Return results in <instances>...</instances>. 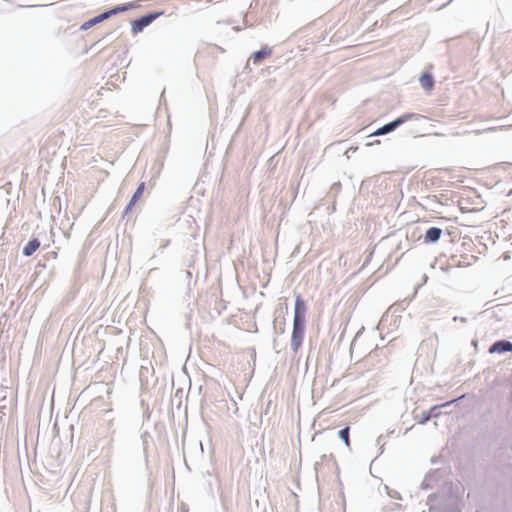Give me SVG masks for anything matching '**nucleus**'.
<instances>
[{
	"instance_id": "f257e3e1",
	"label": "nucleus",
	"mask_w": 512,
	"mask_h": 512,
	"mask_svg": "<svg viewBox=\"0 0 512 512\" xmlns=\"http://www.w3.org/2000/svg\"><path fill=\"white\" fill-rule=\"evenodd\" d=\"M161 14H162V12L150 13L148 15L142 16L141 18L132 21V23H131L132 33L133 34L140 33L145 27L150 25Z\"/></svg>"
},
{
	"instance_id": "f03ea898",
	"label": "nucleus",
	"mask_w": 512,
	"mask_h": 512,
	"mask_svg": "<svg viewBox=\"0 0 512 512\" xmlns=\"http://www.w3.org/2000/svg\"><path fill=\"white\" fill-rule=\"evenodd\" d=\"M305 323L293 321V331L291 336V347L296 352L300 348L304 336Z\"/></svg>"
},
{
	"instance_id": "7ed1b4c3",
	"label": "nucleus",
	"mask_w": 512,
	"mask_h": 512,
	"mask_svg": "<svg viewBox=\"0 0 512 512\" xmlns=\"http://www.w3.org/2000/svg\"><path fill=\"white\" fill-rule=\"evenodd\" d=\"M127 9H128L127 6H122V7H116L114 9H112V10L104 12V13H102V14H100V15H98V16H96V17H94V18H92V19H90L88 21H86L85 23H83L82 26H81V29L82 30H87V29L91 28L93 25L98 24V23L102 22L103 20L109 18L111 15H114V14H116L118 12L126 11Z\"/></svg>"
},
{
	"instance_id": "20e7f679",
	"label": "nucleus",
	"mask_w": 512,
	"mask_h": 512,
	"mask_svg": "<svg viewBox=\"0 0 512 512\" xmlns=\"http://www.w3.org/2000/svg\"><path fill=\"white\" fill-rule=\"evenodd\" d=\"M306 310L307 308L303 298L300 295L296 296L293 321L305 323Z\"/></svg>"
},
{
	"instance_id": "39448f33",
	"label": "nucleus",
	"mask_w": 512,
	"mask_h": 512,
	"mask_svg": "<svg viewBox=\"0 0 512 512\" xmlns=\"http://www.w3.org/2000/svg\"><path fill=\"white\" fill-rule=\"evenodd\" d=\"M505 352H512V343L510 341H497L494 344H492L489 348V353L491 354Z\"/></svg>"
},
{
	"instance_id": "423d86ee",
	"label": "nucleus",
	"mask_w": 512,
	"mask_h": 512,
	"mask_svg": "<svg viewBox=\"0 0 512 512\" xmlns=\"http://www.w3.org/2000/svg\"><path fill=\"white\" fill-rule=\"evenodd\" d=\"M442 235V229L437 227H431L429 228L424 236V242L425 243H433L437 242Z\"/></svg>"
},
{
	"instance_id": "0eeeda50",
	"label": "nucleus",
	"mask_w": 512,
	"mask_h": 512,
	"mask_svg": "<svg viewBox=\"0 0 512 512\" xmlns=\"http://www.w3.org/2000/svg\"><path fill=\"white\" fill-rule=\"evenodd\" d=\"M272 54V49L270 47H263L261 50L254 52L251 56V59L254 64L260 63L263 59L270 57Z\"/></svg>"
},
{
	"instance_id": "6e6552de",
	"label": "nucleus",
	"mask_w": 512,
	"mask_h": 512,
	"mask_svg": "<svg viewBox=\"0 0 512 512\" xmlns=\"http://www.w3.org/2000/svg\"><path fill=\"white\" fill-rule=\"evenodd\" d=\"M404 122V119L403 118H398L397 120L391 122V123H388L384 126H382L381 128H379L375 133L374 135H383V134H386L388 132H391L393 131L399 124L403 123Z\"/></svg>"
},
{
	"instance_id": "1a4fd4ad",
	"label": "nucleus",
	"mask_w": 512,
	"mask_h": 512,
	"mask_svg": "<svg viewBox=\"0 0 512 512\" xmlns=\"http://www.w3.org/2000/svg\"><path fill=\"white\" fill-rule=\"evenodd\" d=\"M144 189H145V183L141 182L139 184V186L137 187L135 193L133 194L129 204L126 207V213L129 212L133 208V206L136 204L138 199L142 196Z\"/></svg>"
},
{
	"instance_id": "9d476101",
	"label": "nucleus",
	"mask_w": 512,
	"mask_h": 512,
	"mask_svg": "<svg viewBox=\"0 0 512 512\" xmlns=\"http://www.w3.org/2000/svg\"><path fill=\"white\" fill-rule=\"evenodd\" d=\"M420 84L425 90L431 91L434 86V79L432 75L429 73L422 74L420 77Z\"/></svg>"
},
{
	"instance_id": "9b49d317",
	"label": "nucleus",
	"mask_w": 512,
	"mask_h": 512,
	"mask_svg": "<svg viewBox=\"0 0 512 512\" xmlns=\"http://www.w3.org/2000/svg\"><path fill=\"white\" fill-rule=\"evenodd\" d=\"M40 247V242L38 239L30 240L23 249V253L25 256H31L38 248Z\"/></svg>"
},
{
	"instance_id": "f8f14e48",
	"label": "nucleus",
	"mask_w": 512,
	"mask_h": 512,
	"mask_svg": "<svg viewBox=\"0 0 512 512\" xmlns=\"http://www.w3.org/2000/svg\"><path fill=\"white\" fill-rule=\"evenodd\" d=\"M339 437L344 441L347 447H350L349 427L340 430Z\"/></svg>"
},
{
	"instance_id": "ddd939ff",
	"label": "nucleus",
	"mask_w": 512,
	"mask_h": 512,
	"mask_svg": "<svg viewBox=\"0 0 512 512\" xmlns=\"http://www.w3.org/2000/svg\"><path fill=\"white\" fill-rule=\"evenodd\" d=\"M431 412L424 413L422 419L419 421L420 424H425L431 418Z\"/></svg>"
},
{
	"instance_id": "4468645a",
	"label": "nucleus",
	"mask_w": 512,
	"mask_h": 512,
	"mask_svg": "<svg viewBox=\"0 0 512 512\" xmlns=\"http://www.w3.org/2000/svg\"><path fill=\"white\" fill-rule=\"evenodd\" d=\"M440 406L436 405V406H433L429 412H431V416H437L436 414V410L439 408Z\"/></svg>"
},
{
	"instance_id": "2eb2a0df",
	"label": "nucleus",
	"mask_w": 512,
	"mask_h": 512,
	"mask_svg": "<svg viewBox=\"0 0 512 512\" xmlns=\"http://www.w3.org/2000/svg\"><path fill=\"white\" fill-rule=\"evenodd\" d=\"M455 402V400H452V401H449V402H446L445 404H443L442 406H447V405H450L451 403Z\"/></svg>"
}]
</instances>
